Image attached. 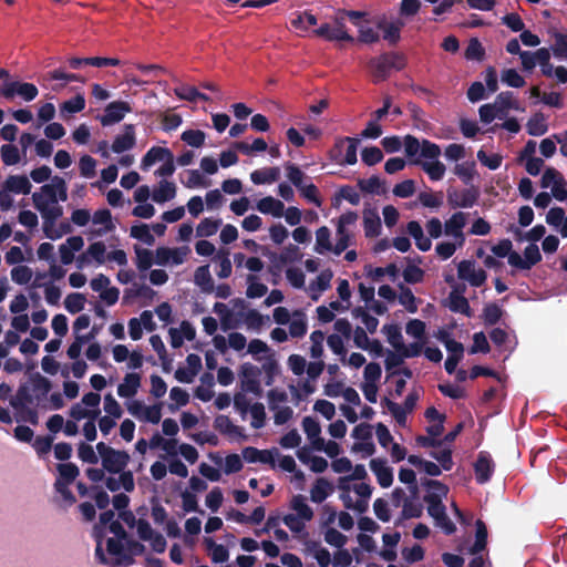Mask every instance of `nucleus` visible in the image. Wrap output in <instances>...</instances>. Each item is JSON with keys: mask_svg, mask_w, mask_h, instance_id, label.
Returning a JSON list of instances; mask_svg holds the SVG:
<instances>
[{"mask_svg": "<svg viewBox=\"0 0 567 567\" xmlns=\"http://www.w3.org/2000/svg\"><path fill=\"white\" fill-rule=\"evenodd\" d=\"M467 224V214L455 212L444 221V235L446 240L435 246V254L442 260L450 259L466 241L464 228Z\"/></svg>", "mask_w": 567, "mask_h": 567, "instance_id": "4", "label": "nucleus"}, {"mask_svg": "<svg viewBox=\"0 0 567 567\" xmlns=\"http://www.w3.org/2000/svg\"><path fill=\"white\" fill-rule=\"evenodd\" d=\"M135 143V126L133 124H126L124 125L123 133L115 136L112 151L116 154H122L132 150Z\"/></svg>", "mask_w": 567, "mask_h": 567, "instance_id": "31", "label": "nucleus"}, {"mask_svg": "<svg viewBox=\"0 0 567 567\" xmlns=\"http://www.w3.org/2000/svg\"><path fill=\"white\" fill-rule=\"evenodd\" d=\"M370 468L375 475L379 485L386 488L393 483V471L388 466L386 461L382 458H372L370 461Z\"/></svg>", "mask_w": 567, "mask_h": 567, "instance_id": "32", "label": "nucleus"}, {"mask_svg": "<svg viewBox=\"0 0 567 567\" xmlns=\"http://www.w3.org/2000/svg\"><path fill=\"white\" fill-rule=\"evenodd\" d=\"M359 215L355 212L348 210L340 215L336 223L337 243L334 245V255L339 256L347 250L354 240V229Z\"/></svg>", "mask_w": 567, "mask_h": 567, "instance_id": "8", "label": "nucleus"}, {"mask_svg": "<svg viewBox=\"0 0 567 567\" xmlns=\"http://www.w3.org/2000/svg\"><path fill=\"white\" fill-rule=\"evenodd\" d=\"M453 173L464 183L470 184L476 175V164L473 161L456 163Z\"/></svg>", "mask_w": 567, "mask_h": 567, "instance_id": "47", "label": "nucleus"}, {"mask_svg": "<svg viewBox=\"0 0 567 567\" xmlns=\"http://www.w3.org/2000/svg\"><path fill=\"white\" fill-rule=\"evenodd\" d=\"M476 202L477 194L471 189L447 192V203L452 208H472Z\"/></svg>", "mask_w": 567, "mask_h": 567, "instance_id": "30", "label": "nucleus"}, {"mask_svg": "<svg viewBox=\"0 0 567 567\" xmlns=\"http://www.w3.org/2000/svg\"><path fill=\"white\" fill-rule=\"evenodd\" d=\"M194 282L202 292L210 293L214 290V281L209 271V266H200L195 270Z\"/></svg>", "mask_w": 567, "mask_h": 567, "instance_id": "45", "label": "nucleus"}, {"mask_svg": "<svg viewBox=\"0 0 567 567\" xmlns=\"http://www.w3.org/2000/svg\"><path fill=\"white\" fill-rule=\"evenodd\" d=\"M3 186L11 195H28L32 188V185L25 175H10L6 178Z\"/></svg>", "mask_w": 567, "mask_h": 567, "instance_id": "36", "label": "nucleus"}, {"mask_svg": "<svg viewBox=\"0 0 567 567\" xmlns=\"http://www.w3.org/2000/svg\"><path fill=\"white\" fill-rule=\"evenodd\" d=\"M494 462L486 452H481L474 464L475 478L478 484L487 483L494 473Z\"/></svg>", "mask_w": 567, "mask_h": 567, "instance_id": "25", "label": "nucleus"}, {"mask_svg": "<svg viewBox=\"0 0 567 567\" xmlns=\"http://www.w3.org/2000/svg\"><path fill=\"white\" fill-rule=\"evenodd\" d=\"M247 290L246 295L248 298L256 299L265 296L268 288L265 284L260 282L255 275L247 276Z\"/></svg>", "mask_w": 567, "mask_h": 567, "instance_id": "57", "label": "nucleus"}, {"mask_svg": "<svg viewBox=\"0 0 567 567\" xmlns=\"http://www.w3.org/2000/svg\"><path fill=\"white\" fill-rule=\"evenodd\" d=\"M74 340L66 350V355L70 359H78L81 355L82 349L86 343H92L95 339L96 333L92 330L86 333L73 332Z\"/></svg>", "mask_w": 567, "mask_h": 567, "instance_id": "39", "label": "nucleus"}, {"mask_svg": "<svg viewBox=\"0 0 567 567\" xmlns=\"http://www.w3.org/2000/svg\"><path fill=\"white\" fill-rule=\"evenodd\" d=\"M352 313L357 319L361 320L364 326V330L369 331L370 333H374L377 331L379 320L375 317L369 315L365 309L358 307L352 310Z\"/></svg>", "mask_w": 567, "mask_h": 567, "instance_id": "63", "label": "nucleus"}, {"mask_svg": "<svg viewBox=\"0 0 567 567\" xmlns=\"http://www.w3.org/2000/svg\"><path fill=\"white\" fill-rule=\"evenodd\" d=\"M103 410L105 412L104 415L120 420L123 415V409L117 400L111 394L107 393L103 398Z\"/></svg>", "mask_w": 567, "mask_h": 567, "instance_id": "61", "label": "nucleus"}, {"mask_svg": "<svg viewBox=\"0 0 567 567\" xmlns=\"http://www.w3.org/2000/svg\"><path fill=\"white\" fill-rule=\"evenodd\" d=\"M221 223L220 218H204L196 228V235L198 237H210L218 231Z\"/></svg>", "mask_w": 567, "mask_h": 567, "instance_id": "56", "label": "nucleus"}, {"mask_svg": "<svg viewBox=\"0 0 567 567\" xmlns=\"http://www.w3.org/2000/svg\"><path fill=\"white\" fill-rule=\"evenodd\" d=\"M403 25L404 23L401 20H395L390 23H380L379 28L383 30V39L391 44H395L401 38L400 33Z\"/></svg>", "mask_w": 567, "mask_h": 567, "instance_id": "53", "label": "nucleus"}, {"mask_svg": "<svg viewBox=\"0 0 567 567\" xmlns=\"http://www.w3.org/2000/svg\"><path fill=\"white\" fill-rule=\"evenodd\" d=\"M267 401L276 425H285L293 417V410L288 405V394L284 390L271 389Z\"/></svg>", "mask_w": 567, "mask_h": 567, "instance_id": "10", "label": "nucleus"}, {"mask_svg": "<svg viewBox=\"0 0 567 567\" xmlns=\"http://www.w3.org/2000/svg\"><path fill=\"white\" fill-rule=\"evenodd\" d=\"M172 152L166 147L153 146L143 156L141 162V168L148 171L155 163L164 162L171 157Z\"/></svg>", "mask_w": 567, "mask_h": 567, "instance_id": "40", "label": "nucleus"}, {"mask_svg": "<svg viewBox=\"0 0 567 567\" xmlns=\"http://www.w3.org/2000/svg\"><path fill=\"white\" fill-rule=\"evenodd\" d=\"M381 219L377 209L363 212V228L367 237H377L381 233Z\"/></svg>", "mask_w": 567, "mask_h": 567, "instance_id": "42", "label": "nucleus"}, {"mask_svg": "<svg viewBox=\"0 0 567 567\" xmlns=\"http://www.w3.org/2000/svg\"><path fill=\"white\" fill-rule=\"evenodd\" d=\"M39 94L38 87L28 82L6 81L0 85V95L7 100L20 96L25 102L33 101Z\"/></svg>", "mask_w": 567, "mask_h": 567, "instance_id": "16", "label": "nucleus"}, {"mask_svg": "<svg viewBox=\"0 0 567 567\" xmlns=\"http://www.w3.org/2000/svg\"><path fill=\"white\" fill-rule=\"evenodd\" d=\"M425 487L427 494L424 501H442L449 493V487L439 481H429Z\"/></svg>", "mask_w": 567, "mask_h": 567, "instance_id": "54", "label": "nucleus"}, {"mask_svg": "<svg viewBox=\"0 0 567 567\" xmlns=\"http://www.w3.org/2000/svg\"><path fill=\"white\" fill-rule=\"evenodd\" d=\"M1 159L4 165L13 166L17 165L20 159L19 148L13 144H4L0 148Z\"/></svg>", "mask_w": 567, "mask_h": 567, "instance_id": "64", "label": "nucleus"}, {"mask_svg": "<svg viewBox=\"0 0 567 567\" xmlns=\"http://www.w3.org/2000/svg\"><path fill=\"white\" fill-rule=\"evenodd\" d=\"M142 385V375L137 372H128L124 375L122 382L117 385V395L122 399L135 400Z\"/></svg>", "mask_w": 567, "mask_h": 567, "instance_id": "22", "label": "nucleus"}, {"mask_svg": "<svg viewBox=\"0 0 567 567\" xmlns=\"http://www.w3.org/2000/svg\"><path fill=\"white\" fill-rule=\"evenodd\" d=\"M51 386V381L39 372L31 374L19 386L16 395L10 401L16 411V420L35 424L38 422L37 409L48 406Z\"/></svg>", "mask_w": 567, "mask_h": 567, "instance_id": "1", "label": "nucleus"}, {"mask_svg": "<svg viewBox=\"0 0 567 567\" xmlns=\"http://www.w3.org/2000/svg\"><path fill=\"white\" fill-rule=\"evenodd\" d=\"M85 107V99L82 94H76L70 100L64 101L60 105L61 115L75 114L83 111Z\"/></svg>", "mask_w": 567, "mask_h": 567, "instance_id": "59", "label": "nucleus"}, {"mask_svg": "<svg viewBox=\"0 0 567 567\" xmlns=\"http://www.w3.org/2000/svg\"><path fill=\"white\" fill-rule=\"evenodd\" d=\"M291 509L293 514L309 522L313 517L312 508L308 505L307 499L302 495H296L291 499Z\"/></svg>", "mask_w": 567, "mask_h": 567, "instance_id": "50", "label": "nucleus"}, {"mask_svg": "<svg viewBox=\"0 0 567 567\" xmlns=\"http://www.w3.org/2000/svg\"><path fill=\"white\" fill-rule=\"evenodd\" d=\"M511 110L520 111L522 107L519 102L514 97V93L506 91L501 92L493 103L481 105L478 114L483 123L489 124L495 118H506Z\"/></svg>", "mask_w": 567, "mask_h": 567, "instance_id": "6", "label": "nucleus"}, {"mask_svg": "<svg viewBox=\"0 0 567 567\" xmlns=\"http://www.w3.org/2000/svg\"><path fill=\"white\" fill-rule=\"evenodd\" d=\"M136 533L142 540L150 543L155 553L162 554L165 551L167 546L165 537L159 532L153 529L147 520L138 519L136 522Z\"/></svg>", "mask_w": 567, "mask_h": 567, "instance_id": "18", "label": "nucleus"}, {"mask_svg": "<svg viewBox=\"0 0 567 567\" xmlns=\"http://www.w3.org/2000/svg\"><path fill=\"white\" fill-rule=\"evenodd\" d=\"M240 323L245 326L248 331L259 332L265 323L269 320L268 316L261 315L256 309H246L237 313Z\"/></svg>", "mask_w": 567, "mask_h": 567, "instance_id": "28", "label": "nucleus"}, {"mask_svg": "<svg viewBox=\"0 0 567 567\" xmlns=\"http://www.w3.org/2000/svg\"><path fill=\"white\" fill-rule=\"evenodd\" d=\"M449 308L453 312H458L471 317V307L467 299L457 292L450 293Z\"/></svg>", "mask_w": 567, "mask_h": 567, "instance_id": "55", "label": "nucleus"}, {"mask_svg": "<svg viewBox=\"0 0 567 567\" xmlns=\"http://www.w3.org/2000/svg\"><path fill=\"white\" fill-rule=\"evenodd\" d=\"M272 319L279 326L289 324L291 338H302L307 333L308 320L302 310L291 312L286 307H276L272 310Z\"/></svg>", "mask_w": 567, "mask_h": 567, "instance_id": "7", "label": "nucleus"}, {"mask_svg": "<svg viewBox=\"0 0 567 567\" xmlns=\"http://www.w3.org/2000/svg\"><path fill=\"white\" fill-rule=\"evenodd\" d=\"M127 538H109L106 542L107 559L102 550V542L97 540L95 555L101 563L111 564L113 566H128L132 565L130 553L126 549Z\"/></svg>", "mask_w": 567, "mask_h": 567, "instance_id": "9", "label": "nucleus"}, {"mask_svg": "<svg viewBox=\"0 0 567 567\" xmlns=\"http://www.w3.org/2000/svg\"><path fill=\"white\" fill-rule=\"evenodd\" d=\"M101 395L96 392L85 393L81 401L73 404L70 409V416L75 421L86 419L96 420L101 414Z\"/></svg>", "mask_w": 567, "mask_h": 567, "instance_id": "13", "label": "nucleus"}, {"mask_svg": "<svg viewBox=\"0 0 567 567\" xmlns=\"http://www.w3.org/2000/svg\"><path fill=\"white\" fill-rule=\"evenodd\" d=\"M457 277L476 288L482 287L487 279L485 270L478 267L474 260L460 261L457 265Z\"/></svg>", "mask_w": 567, "mask_h": 567, "instance_id": "17", "label": "nucleus"}, {"mask_svg": "<svg viewBox=\"0 0 567 567\" xmlns=\"http://www.w3.org/2000/svg\"><path fill=\"white\" fill-rule=\"evenodd\" d=\"M169 399L172 400V403L168 405V409L174 412L188 403L189 394L186 390L179 386H174L169 391Z\"/></svg>", "mask_w": 567, "mask_h": 567, "instance_id": "60", "label": "nucleus"}, {"mask_svg": "<svg viewBox=\"0 0 567 567\" xmlns=\"http://www.w3.org/2000/svg\"><path fill=\"white\" fill-rule=\"evenodd\" d=\"M176 197V185L166 179L159 181L156 188L152 192V199L156 204H164Z\"/></svg>", "mask_w": 567, "mask_h": 567, "instance_id": "38", "label": "nucleus"}, {"mask_svg": "<svg viewBox=\"0 0 567 567\" xmlns=\"http://www.w3.org/2000/svg\"><path fill=\"white\" fill-rule=\"evenodd\" d=\"M106 262V246L103 241H94L75 258V266L82 270L87 267H100Z\"/></svg>", "mask_w": 567, "mask_h": 567, "instance_id": "15", "label": "nucleus"}, {"mask_svg": "<svg viewBox=\"0 0 567 567\" xmlns=\"http://www.w3.org/2000/svg\"><path fill=\"white\" fill-rule=\"evenodd\" d=\"M408 234L414 239L415 246L421 251H429L432 247V240L424 234V229L416 220H411L406 225Z\"/></svg>", "mask_w": 567, "mask_h": 567, "instance_id": "33", "label": "nucleus"}, {"mask_svg": "<svg viewBox=\"0 0 567 567\" xmlns=\"http://www.w3.org/2000/svg\"><path fill=\"white\" fill-rule=\"evenodd\" d=\"M404 153L411 163L420 166L433 182L443 179L446 166L440 161L441 147L429 141H419L412 135L404 137Z\"/></svg>", "mask_w": 567, "mask_h": 567, "instance_id": "2", "label": "nucleus"}, {"mask_svg": "<svg viewBox=\"0 0 567 567\" xmlns=\"http://www.w3.org/2000/svg\"><path fill=\"white\" fill-rule=\"evenodd\" d=\"M340 499L346 508L364 513L369 506L372 487L367 483H354L350 477H340L338 481Z\"/></svg>", "mask_w": 567, "mask_h": 567, "instance_id": "5", "label": "nucleus"}, {"mask_svg": "<svg viewBox=\"0 0 567 567\" xmlns=\"http://www.w3.org/2000/svg\"><path fill=\"white\" fill-rule=\"evenodd\" d=\"M171 346L175 349L181 348L185 340L192 341L196 337V330L189 321H182L178 328L168 330Z\"/></svg>", "mask_w": 567, "mask_h": 567, "instance_id": "24", "label": "nucleus"}, {"mask_svg": "<svg viewBox=\"0 0 567 567\" xmlns=\"http://www.w3.org/2000/svg\"><path fill=\"white\" fill-rule=\"evenodd\" d=\"M393 58L389 56V53L379 55L378 58L371 59L369 66L373 73L374 81L379 82L385 80L391 72L390 62Z\"/></svg>", "mask_w": 567, "mask_h": 567, "instance_id": "34", "label": "nucleus"}, {"mask_svg": "<svg viewBox=\"0 0 567 567\" xmlns=\"http://www.w3.org/2000/svg\"><path fill=\"white\" fill-rule=\"evenodd\" d=\"M354 25L358 28L359 38L358 40L362 43H374L379 41V33L369 23L362 21H354Z\"/></svg>", "mask_w": 567, "mask_h": 567, "instance_id": "58", "label": "nucleus"}, {"mask_svg": "<svg viewBox=\"0 0 567 567\" xmlns=\"http://www.w3.org/2000/svg\"><path fill=\"white\" fill-rule=\"evenodd\" d=\"M284 203L272 196H267L259 199L256 208L264 215H271L275 218H280L284 215Z\"/></svg>", "mask_w": 567, "mask_h": 567, "instance_id": "37", "label": "nucleus"}, {"mask_svg": "<svg viewBox=\"0 0 567 567\" xmlns=\"http://www.w3.org/2000/svg\"><path fill=\"white\" fill-rule=\"evenodd\" d=\"M84 239L81 236H71L59 247L60 260L68 266L75 260L74 254L82 250Z\"/></svg>", "mask_w": 567, "mask_h": 567, "instance_id": "26", "label": "nucleus"}, {"mask_svg": "<svg viewBox=\"0 0 567 567\" xmlns=\"http://www.w3.org/2000/svg\"><path fill=\"white\" fill-rule=\"evenodd\" d=\"M247 420H249L250 426L255 430L264 427L266 423V410L264 404L255 402L248 411Z\"/></svg>", "mask_w": 567, "mask_h": 567, "instance_id": "52", "label": "nucleus"}, {"mask_svg": "<svg viewBox=\"0 0 567 567\" xmlns=\"http://www.w3.org/2000/svg\"><path fill=\"white\" fill-rule=\"evenodd\" d=\"M280 177V169L278 167H267L256 169L250 174V179L255 185L272 184Z\"/></svg>", "mask_w": 567, "mask_h": 567, "instance_id": "44", "label": "nucleus"}, {"mask_svg": "<svg viewBox=\"0 0 567 567\" xmlns=\"http://www.w3.org/2000/svg\"><path fill=\"white\" fill-rule=\"evenodd\" d=\"M66 199L68 185L61 176H53L49 183L42 185L39 190L32 194L34 208L40 213L42 219L62 217L63 207L60 203Z\"/></svg>", "mask_w": 567, "mask_h": 567, "instance_id": "3", "label": "nucleus"}, {"mask_svg": "<svg viewBox=\"0 0 567 567\" xmlns=\"http://www.w3.org/2000/svg\"><path fill=\"white\" fill-rule=\"evenodd\" d=\"M313 250L319 255H326L328 252L334 254V245L331 243V231L327 226H321L316 230Z\"/></svg>", "mask_w": 567, "mask_h": 567, "instance_id": "41", "label": "nucleus"}, {"mask_svg": "<svg viewBox=\"0 0 567 567\" xmlns=\"http://www.w3.org/2000/svg\"><path fill=\"white\" fill-rule=\"evenodd\" d=\"M359 143L360 141L355 137L337 138L330 152V158L341 166L354 165L358 162Z\"/></svg>", "mask_w": 567, "mask_h": 567, "instance_id": "12", "label": "nucleus"}, {"mask_svg": "<svg viewBox=\"0 0 567 567\" xmlns=\"http://www.w3.org/2000/svg\"><path fill=\"white\" fill-rule=\"evenodd\" d=\"M117 477H109L105 482L106 487L111 492H117L124 489L125 492H132L135 487L134 476L131 471L117 473Z\"/></svg>", "mask_w": 567, "mask_h": 567, "instance_id": "35", "label": "nucleus"}, {"mask_svg": "<svg viewBox=\"0 0 567 567\" xmlns=\"http://www.w3.org/2000/svg\"><path fill=\"white\" fill-rule=\"evenodd\" d=\"M527 133L532 136H542L548 131L546 117L542 113H535L526 124Z\"/></svg>", "mask_w": 567, "mask_h": 567, "instance_id": "51", "label": "nucleus"}, {"mask_svg": "<svg viewBox=\"0 0 567 567\" xmlns=\"http://www.w3.org/2000/svg\"><path fill=\"white\" fill-rule=\"evenodd\" d=\"M181 140L188 146L199 148L205 144L206 134L200 130H186L182 133Z\"/></svg>", "mask_w": 567, "mask_h": 567, "instance_id": "62", "label": "nucleus"}, {"mask_svg": "<svg viewBox=\"0 0 567 567\" xmlns=\"http://www.w3.org/2000/svg\"><path fill=\"white\" fill-rule=\"evenodd\" d=\"M130 112H132L130 103L125 101H114L105 106L104 113L99 116V120L103 126H111L120 123Z\"/></svg>", "mask_w": 567, "mask_h": 567, "instance_id": "21", "label": "nucleus"}, {"mask_svg": "<svg viewBox=\"0 0 567 567\" xmlns=\"http://www.w3.org/2000/svg\"><path fill=\"white\" fill-rule=\"evenodd\" d=\"M210 559L215 564H223L229 559V550L221 544H216L212 538L205 540Z\"/></svg>", "mask_w": 567, "mask_h": 567, "instance_id": "49", "label": "nucleus"}, {"mask_svg": "<svg viewBox=\"0 0 567 567\" xmlns=\"http://www.w3.org/2000/svg\"><path fill=\"white\" fill-rule=\"evenodd\" d=\"M213 262L216 265L217 270L216 275L221 278H228L231 275V261L229 258V251L228 250H219L214 255Z\"/></svg>", "mask_w": 567, "mask_h": 567, "instance_id": "46", "label": "nucleus"}, {"mask_svg": "<svg viewBox=\"0 0 567 567\" xmlns=\"http://www.w3.org/2000/svg\"><path fill=\"white\" fill-rule=\"evenodd\" d=\"M91 220L92 227L89 230V235L91 238L103 237L115 229V224L113 223L112 214L106 208L97 209L92 215Z\"/></svg>", "mask_w": 567, "mask_h": 567, "instance_id": "20", "label": "nucleus"}, {"mask_svg": "<svg viewBox=\"0 0 567 567\" xmlns=\"http://www.w3.org/2000/svg\"><path fill=\"white\" fill-rule=\"evenodd\" d=\"M333 278V272L330 269H323L320 274L310 281L308 287L306 288L308 296L311 300L317 301L322 296L324 291H327L331 286V280Z\"/></svg>", "mask_w": 567, "mask_h": 567, "instance_id": "23", "label": "nucleus"}, {"mask_svg": "<svg viewBox=\"0 0 567 567\" xmlns=\"http://www.w3.org/2000/svg\"><path fill=\"white\" fill-rule=\"evenodd\" d=\"M302 429L312 447H320L322 445L321 427L316 419L311 416L303 417Z\"/></svg>", "mask_w": 567, "mask_h": 567, "instance_id": "43", "label": "nucleus"}, {"mask_svg": "<svg viewBox=\"0 0 567 567\" xmlns=\"http://www.w3.org/2000/svg\"><path fill=\"white\" fill-rule=\"evenodd\" d=\"M190 249L187 246L168 248L158 247L155 250V265L158 266H178L182 265Z\"/></svg>", "mask_w": 567, "mask_h": 567, "instance_id": "19", "label": "nucleus"}, {"mask_svg": "<svg viewBox=\"0 0 567 567\" xmlns=\"http://www.w3.org/2000/svg\"><path fill=\"white\" fill-rule=\"evenodd\" d=\"M243 458L247 463L275 464L276 457L279 455L276 449L258 450L256 447H245L241 452Z\"/></svg>", "mask_w": 567, "mask_h": 567, "instance_id": "27", "label": "nucleus"}, {"mask_svg": "<svg viewBox=\"0 0 567 567\" xmlns=\"http://www.w3.org/2000/svg\"><path fill=\"white\" fill-rule=\"evenodd\" d=\"M331 493V485L326 478H318L310 489V499L320 504L327 499Z\"/></svg>", "mask_w": 567, "mask_h": 567, "instance_id": "48", "label": "nucleus"}, {"mask_svg": "<svg viewBox=\"0 0 567 567\" xmlns=\"http://www.w3.org/2000/svg\"><path fill=\"white\" fill-rule=\"evenodd\" d=\"M127 412L140 422L158 424L162 419V403L146 405L141 400L125 402Z\"/></svg>", "mask_w": 567, "mask_h": 567, "instance_id": "14", "label": "nucleus"}, {"mask_svg": "<svg viewBox=\"0 0 567 567\" xmlns=\"http://www.w3.org/2000/svg\"><path fill=\"white\" fill-rule=\"evenodd\" d=\"M61 217H47L42 219V229L47 238L51 240H58L64 235L71 233L72 228L68 223H60L58 220Z\"/></svg>", "mask_w": 567, "mask_h": 567, "instance_id": "29", "label": "nucleus"}, {"mask_svg": "<svg viewBox=\"0 0 567 567\" xmlns=\"http://www.w3.org/2000/svg\"><path fill=\"white\" fill-rule=\"evenodd\" d=\"M96 450L101 457L103 470L114 474L125 472L124 468L130 462L127 452L115 450L104 442L97 443Z\"/></svg>", "mask_w": 567, "mask_h": 567, "instance_id": "11", "label": "nucleus"}]
</instances>
